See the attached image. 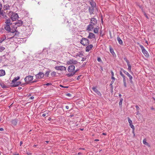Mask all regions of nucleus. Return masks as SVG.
Listing matches in <instances>:
<instances>
[{"label": "nucleus", "mask_w": 155, "mask_h": 155, "mask_svg": "<svg viewBox=\"0 0 155 155\" xmlns=\"http://www.w3.org/2000/svg\"><path fill=\"white\" fill-rule=\"evenodd\" d=\"M44 76V74L42 72H39L38 74L35 75L36 78L37 79H40L43 78Z\"/></svg>", "instance_id": "nucleus-9"}, {"label": "nucleus", "mask_w": 155, "mask_h": 155, "mask_svg": "<svg viewBox=\"0 0 155 155\" xmlns=\"http://www.w3.org/2000/svg\"><path fill=\"white\" fill-rule=\"evenodd\" d=\"M66 95L69 97H71V94L69 93L67 94Z\"/></svg>", "instance_id": "nucleus-50"}, {"label": "nucleus", "mask_w": 155, "mask_h": 155, "mask_svg": "<svg viewBox=\"0 0 155 155\" xmlns=\"http://www.w3.org/2000/svg\"><path fill=\"white\" fill-rule=\"evenodd\" d=\"M2 4L1 2H0V12H1V9L2 8Z\"/></svg>", "instance_id": "nucleus-44"}, {"label": "nucleus", "mask_w": 155, "mask_h": 155, "mask_svg": "<svg viewBox=\"0 0 155 155\" xmlns=\"http://www.w3.org/2000/svg\"><path fill=\"white\" fill-rule=\"evenodd\" d=\"M81 76V75H80L78 76L77 78V80H79L80 79V77Z\"/></svg>", "instance_id": "nucleus-55"}, {"label": "nucleus", "mask_w": 155, "mask_h": 155, "mask_svg": "<svg viewBox=\"0 0 155 155\" xmlns=\"http://www.w3.org/2000/svg\"><path fill=\"white\" fill-rule=\"evenodd\" d=\"M33 79V76L31 75H28L26 76L25 78V81L27 83L31 81Z\"/></svg>", "instance_id": "nucleus-5"}, {"label": "nucleus", "mask_w": 155, "mask_h": 155, "mask_svg": "<svg viewBox=\"0 0 155 155\" xmlns=\"http://www.w3.org/2000/svg\"><path fill=\"white\" fill-rule=\"evenodd\" d=\"M12 124L14 126L16 125L17 124L16 120L15 119L12 120Z\"/></svg>", "instance_id": "nucleus-28"}, {"label": "nucleus", "mask_w": 155, "mask_h": 155, "mask_svg": "<svg viewBox=\"0 0 155 155\" xmlns=\"http://www.w3.org/2000/svg\"><path fill=\"white\" fill-rule=\"evenodd\" d=\"M124 85L125 87H127V84L126 82H124Z\"/></svg>", "instance_id": "nucleus-51"}, {"label": "nucleus", "mask_w": 155, "mask_h": 155, "mask_svg": "<svg viewBox=\"0 0 155 155\" xmlns=\"http://www.w3.org/2000/svg\"><path fill=\"white\" fill-rule=\"evenodd\" d=\"M128 119V121L129 122V124H132V121L130 119V118L129 117H128L127 118Z\"/></svg>", "instance_id": "nucleus-38"}, {"label": "nucleus", "mask_w": 155, "mask_h": 155, "mask_svg": "<svg viewBox=\"0 0 155 155\" xmlns=\"http://www.w3.org/2000/svg\"><path fill=\"white\" fill-rule=\"evenodd\" d=\"M11 25L9 24H5L4 25V28L5 30L7 31L8 32H12V30L11 29L10 26Z\"/></svg>", "instance_id": "nucleus-6"}, {"label": "nucleus", "mask_w": 155, "mask_h": 155, "mask_svg": "<svg viewBox=\"0 0 155 155\" xmlns=\"http://www.w3.org/2000/svg\"><path fill=\"white\" fill-rule=\"evenodd\" d=\"M111 74L112 77H114V73L112 71H111Z\"/></svg>", "instance_id": "nucleus-54"}, {"label": "nucleus", "mask_w": 155, "mask_h": 155, "mask_svg": "<svg viewBox=\"0 0 155 155\" xmlns=\"http://www.w3.org/2000/svg\"><path fill=\"white\" fill-rule=\"evenodd\" d=\"M109 49L110 52L114 55V54H115V53L113 49L111 46L109 47Z\"/></svg>", "instance_id": "nucleus-30"}, {"label": "nucleus", "mask_w": 155, "mask_h": 155, "mask_svg": "<svg viewBox=\"0 0 155 155\" xmlns=\"http://www.w3.org/2000/svg\"><path fill=\"white\" fill-rule=\"evenodd\" d=\"M94 31L95 33H97L98 32V28H94Z\"/></svg>", "instance_id": "nucleus-37"}, {"label": "nucleus", "mask_w": 155, "mask_h": 155, "mask_svg": "<svg viewBox=\"0 0 155 155\" xmlns=\"http://www.w3.org/2000/svg\"><path fill=\"white\" fill-rule=\"evenodd\" d=\"M97 21L96 19L94 17L91 18L90 21V23L93 24L94 25H96L97 24Z\"/></svg>", "instance_id": "nucleus-12"}, {"label": "nucleus", "mask_w": 155, "mask_h": 155, "mask_svg": "<svg viewBox=\"0 0 155 155\" xmlns=\"http://www.w3.org/2000/svg\"><path fill=\"white\" fill-rule=\"evenodd\" d=\"M144 15H145V16L148 19V16H147V15L145 13H144Z\"/></svg>", "instance_id": "nucleus-56"}, {"label": "nucleus", "mask_w": 155, "mask_h": 155, "mask_svg": "<svg viewBox=\"0 0 155 155\" xmlns=\"http://www.w3.org/2000/svg\"><path fill=\"white\" fill-rule=\"evenodd\" d=\"M17 28V27H16V29L15 28L14 29H12V31L11 32L12 33H15V34L14 35V36L15 37H18L20 33L19 32L16 30Z\"/></svg>", "instance_id": "nucleus-7"}, {"label": "nucleus", "mask_w": 155, "mask_h": 155, "mask_svg": "<svg viewBox=\"0 0 155 155\" xmlns=\"http://www.w3.org/2000/svg\"><path fill=\"white\" fill-rule=\"evenodd\" d=\"M79 70V69H77L74 72H75V74Z\"/></svg>", "instance_id": "nucleus-63"}, {"label": "nucleus", "mask_w": 155, "mask_h": 155, "mask_svg": "<svg viewBox=\"0 0 155 155\" xmlns=\"http://www.w3.org/2000/svg\"><path fill=\"white\" fill-rule=\"evenodd\" d=\"M94 8L89 7V11L90 13V15H91L93 13L94 11Z\"/></svg>", "instance_id": "nucleus-22"}, {"label": "nucleus", "mask_w": 155, "mask_h": 155, "mask_svg": "<svg viewBox=\"0 0 155 155\" xmlns=\"http://www.w3.org/2000/svg\"><path fill=\"white\" fill-rule=\"evenodd\" d=\"M28 83H23V84H21V86L23 87L24 86V85H26V84H27Z\"/></svg>", "instance_id": "nucleus-47"}, {"label": "nucleus", "mask_w": 155, "mask_h": 155, "mask_svg": "<svg viewBox=\"0 0 155 155\" xmlns=\"http://www.w3.org/2000/svg\"><path fill=\"white\" fill-rule=\"evenodd\" d=\"M0 15H1L3 17H6V18H7V17L6 16L5 12H4L3 11L1 10Z\"/></svg>", "instance_id": "nucleus-26"}, {"label": "nucleus", "mask_w": 155, "mask_h": 155, "mask_svg": "<svg viewBox=\"0 0 155 155\" xmlns=\"http://www.w3.org/2000/svg\"><path fill=\"white\" fill-rule=\"evenodd\" d=\"M135 107H136V109H137V111H138V110H140V108H139V107L138 106H137V105H136V106H135Z\"/></svg>", "instance_id": "nucleus-43"}, {"label": "nucleus", "mask_w": 155, "mask_h": 155, "mask_svg": "<svg viewBox=\"0 0 155 155\" xmlns=\"http://www.w3.org/2000/svg\"><path fill=\"white\" fill-rule=\"evenodd\" d=\"M75 74V72H72L71 73H68L66 74L68 77H71L73 76Z\"/></svg>", "instance_id": "nucleus-31"}, {"label": "nucleus", "mask_w": 155, "mask_h": 155, "mask_svg": "<svg viewBox=\"0 0 155 155\" xmlns=\"http://www.w3.org/2000/svg\"><path fill=\"white\" fill-rule=\"evenodd\" d=\"M66 108L67 109H69V107L68 106H66Z\"/></svg>", "instance_id": "nucleus-62"}, {"label": "nucleus", "mask_w": 155, "mask_h": 155, "mask_svg": "<svg viewBox=\"0 0 155 155\" xmlns=\"http://www.w3.org/2000/svg\"><path fill=\"white\" fill-rule=\"evenodd\" d=\"M5 74V72L3 70H0V76L4 75Z\"/></svg>", "instance_id": "nucleus-27"}, {"label": "nucleus", "mask_w": 155, "mask_h": 155, "mask_svg": "<svg viewBox=\"0 0 155 155\" xmlns=\"http://www.w3.org/2000/svg\"><path fill=\"white\" fill-rule=\"evenodd\" d=\"M49 73H50L49 71H47L46 72L45 74H44V75H45L46 76L48 77V76L49 75Z\"/></svg>", "instance_id": "nucleus-39"}, {"label": "nucleus", "mask_w": 155, "mask_h": 155, "mask_svg": "<svg viewBox=\"0 0 155 155\" xmlns=\"http://www.w3.org/2000/svg\"><path fill=\"white\" fill-rule=\"evenodd\" d=\"M128 70L130 72H132L131 71V65H128Z\"/></svg>", "instance_id": "nucleus-33"}, {"label": "nucleus", "mask_w": 155, "mask_h": 155, "mask_svg": "<svg viewBox=\"0 0 155 155\" xmlns=\"http://www.w3.org/2000/svg\"><path fill=\"white\" fill-rule=\"evenodd\" d=\"M34 97L33 96H31V97L30 98L31 99H34Z\"/></svg>", "instance_id": "nucleus-60"}, {"label": "nucleus", "mask_w": 155, "mask_h": 155, "mask_svg": "<svg viewBox=\"0 0 155 155\" xmlns=\"http://www.w3.org/2000/svg\"><path fill=\"white\" fill-rule=\"evenodd\" d=\"M123 101V99L122 98H121L120 99V101L119 102V105L120 106H122V102Z\"/></svg>", "instance_id": "nucleus-36"}, {"label": "nucleus", "mask_w": 155, "mask_h": 155, "mask_svg": "<svg viewBox=\"0 0 155 155\" xmlns=\"http://www.w3.org/2000/svg\"><path fill=\"white\" fill-rule=\"evenodd\" d=\"M113 84H110V87L111 88V89H113V86L112 85Z\"/></svg>", "instance_id": "nucleus-53"}, {"label": "nucleus", "mask_w": 155, "mask_h": 155, "mask_svg": "<svg viewBox=\"0 0 155 155\" xmlns=\"http://www.w3.org/2000/svg\"><path fill=\"white\" fill-rule=\"evenodd\" d=\"M137 44L139 45L140 47L141 48V49L142 50V52L144 55L147 57H148L149 56V54L147 51L145 49L144 47L142 45L138 43H137Z\"/></svg>", "instance_id": "nucleus-2"}, {"label": "nucleus", "mask_w": 155, "mask_h": 155, "mask_svg": "<svg viewBox=\"0 0 155 155\" xmlns=\"http://www.w3.org/2000/svg\"><path fill=\"white\" fill-rule=\"evenodd\" d=\"M19 18L18 15L17 13H13L11 15V18L12 21H15L18 19Z\"/></svg>", "instance_id": "nucleus-4"}, {"label": "nucleus", "mask_w": 155, "mask_h": 155, "mask_svg": "<svg viewBox=\"0 0 155 155\" xmlns=\"http://www.w3.org/2000/svg\"><path fill=\"white\" fill-rule=\"evenodd\" d=\"M10 6L8 4H6V5H4L3 8L4 10H7L9 9Z\"/></svg>", "instance_id": "nucleus-24"}, {"label": "nucleus", "mask_w": 155, "mask_h": 155, "mask_svg": "<svg viewBox=\"0 0 155 155\" xmlns=\"http://www.w3.org/2000/svg\"><path fill=\"white\" fill-rule=\"evenodd\" d=\"M121 70L124 72V73L127 75L129 78V80L131 84H133L134 83L132 81L133 77L131 75L128 73V72L124 70L122 68L121 69Z\"/></svg>", "instance_id": "nucleus-3"}, {"label": "nucleus", "mask_w": 155, "mask_h": 155, "mask_svg": "<svg viewBox=\"0 0 155 155\" xmlns=\"http://www.w3.org/2000/svg\"><path fill=\"white\" fill-rule=\"evenodd\" d=\"M111 78L113 80L115 81V78L114 77H111Z\"/></svg>", "instance_id": "nucleus-57"}, {"label": "nucleus", "mask_w": 155, "mask_h": 155, "mask_svg": "<svg viewBox=\"0 0 155 155\" xmlns=\"http://www.w3.org/2000/svg\"><path fill=\"white\" fill-rule=\"evenodd\" d=\"M21 84V82L20 81L15 82L14 83V84H12V87H16L18 86L19 84Z\"/></svg>", "instance_id": "nucleus-18"}, {"label": "nucleus", "mask_w": 155, "mask_h": 155, "mask_svg": "<svg viewBox=\"0 0 155 155\" xmlns=\"http://www.w3.org/2000/svg\"><path fill=\"white\" fill-rule=\"evenodd\" d=\"M6 39L5 35H4V37L0 39V43H2L3 41Z\"/></svg>", "instance_id": "nucleus-29"}, {"label": "nucleus", "mask_w": 155, "mask_h": 155, "mask_svg": "<svg viewBox=\"0 0 155 155\" xmlns=\"http://www.w3.org/2000/svg\"><path fill=\"white\" fill-rule=\"evenodd\" d=\"M143 143L145 145H148V143L146 142V140L145 139H144L143 140Z\"/></svg>", "instance_id": "nucleus-35"}, {"label": "nucleus", "mask_w": 155, "mask_h": 155, "mask_svg": "<svg viewBox=\"0 0 155 155\" xmlns=\"http://www.w3.org/2000/svg\"><path fill=\"white\" fill-rule=\"evenodd\" d=\"M80 43L84 46H86L90 43L89 40L85 38H82L80 41Z\"/></svg>", "instance_id": "nucleus-1"}, {"label": "nucleus", "mask_w": 155, "mask_h": 155, "mask_svg": "<svg viewBox=\"0 0 155 155\" xmlns=\"http://www.w3.org/2000/svg\"><path fill=\"white\" fill-rule=\"evenodd\" d=\"M4 130V129L2 128H0V131H2Z\"/></svg>", "instance_id": "nucleus-59"}, {"label": "nucleus", "mask_w": 155, "mask_h": 155, "mask_svg": "<svg viewBox=\"0 0 155 155\" xmlns=\"http://www.w3.org/2000/svg\"><path fill=\"white\" fill-rule=\"evenodd\" d=\"M15 24L18 27L21 26L23 24V22L21 20H19L15 23Z\"/></svg>", "instance_id": "nucleus-14"}, {"label": "nucleus", "mask_w": 155, "mask_h": 155, "mask_svg": "<svg viewBox=\"0 0 155 155\" xmlns=\"http://www.w3.org/2000/svg\"><path fill=\"white\" fill-rule=\"evenodd\" d=\"M123 82H126V80L125 79V77L124 76V77H123Z\"/></svg>", "instance_id": "nucleus-52"}, {"label": "nucleus", "mask_w": 155, "mask_h": 155, "mask_svg": "<svg viewBox=\"0 0 155 155\" xmlns=\"http://www.w3.org/2000/svg\"><path fill=\"white\" fill-rule=\"evenodd\" d=\"M130 126L131 128H132L133 130V133H134V130L135 129V127L132 124H130Z\"/></svg>", "instance_id": "nucleus-32"}, {"label": "nucleus", "mask_w": 155, "mask_h": 155, "mask_svg": "<svg viewBox=\"0 0 155 155\" xmlns=\"http://www.w3.org/2000/svg\"><path fill=\"white\" fill-rule=\"evenodd\" d=\"M77 63V61L73 59L70 60L67 62L68 64H76Z\"/></svg>", "instance_id": "nucleus-11"}, {"label": "nucleus", "mask_w": 155, "mask_h": 155, "mask_svg": "<svg viewBox=\"0 0 155 155\" xmlns=\"http://www.w3.org/2000/svg\"><path fill=\"white\" fill-rule=\"evenodd\" d=\"M126 62L127 63V66L130 65V62L128 60Z\"/></svg>", "instance_id": "nucleus-49"}, {"label": "nucleus", "mask_w": 155, "mask_h": 155, "mask_svg": "<svg viewBox=\"0 0 155 155\" xmlns=\"http://www.w3.org/2000/svg\"><path fill=\"white\" fill-rule=\"evenodd\" d=\"M91 2H90V4L91 6L92 7L94 8L96 6V4L95 2L92 0H91Z\"/></svg>", "instance_id": "nucleus-19"}, {"label": "nucleus", "mask_w": 155, "mask_h": 155, "mask_svg": "<svg viewBox=\"0 0 155 155\" xmlns=\"http://www.w3.org/2000/svg\"><path fill=\"white\" fill-rule=\"evenodd\" d=\"M5 49V48L3 46L0 47V52H2Z\"/></svg>", "instance_id": "nucleus-40"}, {"label": "nucleus", "mask_w": 155, "mask_h": 155, "mask_svg": "<svg viewBox=\"0 0 155 155\" xmlns=\"http://www.w3.org/2000/svg\"><path fill=\"white\" fill-rule=\"evenodd\" d=\"M79 54H78L77 55H76L77 56H78L80 57H81L82 55H83V54H81L80 53H79Z\"/></svg>", "instance_id": "nucleus-45"}, {"label": "nucleus", "mask_w": 155, "mask_h": 155, "mask_svg": "<svg viewBox=\"0 0 155 155\" xmlns=\"http://www.w3.org/2000/svg\"><path fill=\"white\" fill-rule=\"evenodd\" d=\"M94 25L90 23L87 26V30L89 31H91L92 29L94 28Z\"/></svg>", "instance_id": "nucleus-13"}, {"label": "nucleus", "mask_w": 155, "mask_h": 155, "mask_svg": "<svg viewBox=\"0 0 155 155\" xmlns=\"http://www.w3.org/2000/svg\"><path fill=\"white\" fill-rule=\"evenodd\" d=\"M93 47V45H92L91 44L88 45H87V46L86 47V51L87 52H89L91 50L92 48Z\"/></svg>", "instance_id": "nucleus-15"}, {"label": "nucleus", "mask_w": 155, "mask_h": 155, "mask_svg": "<svg viewBox=\"0 0 155 155\" xmlns=\"http://www.w3.org/2000/svg\"><path fill=\"white\" fill-rule=\"evenodd\" d=\"M20 78V77L18 76L16 77H15L14 78V79L12 80V82L11 83V84H14V83H15L16 82L17 80H19Z\"/></svg>", "instance_id": "nucleus-20"}, {"label": "nucleus", "mask_w": 155, "mask_h": 155, "mask_svg": "<svg viewBox=\"0 0 155 155\" xmlns=\"http://www.w3.org/2000/svg\"><path fill=\"white\" fill-rule=\"evenodd\" d=\"M75 66L73 65L69 66L68 68V70L70 72H72L74 71Z\"/></svg>", "instance_id": "nucleus-10"}, {"label": "nucleus", "mask_w": 155, "mask_h": 155, "mask_svg": "<svg viewBox=\"0 0 155 155\" xmlns=\"http://www.w3.org/2000/svg\"><path fill=\"white\" fill-rule=\"evenodd\" d=\"M11 20L10 19L8 18V19H7L5 21V23L6 24H9L10 25H12V23H11Z\"/></svg>", "instance_id": "nucleus-25"}, {"label": "nucleus", "mask_w": 155, "mask_h": 155, "mask_svg": "<svg viewBox=\"0 0 155 155\" xmlns=\"http://www.w3.org/2000/svg\"><path fill=\"white\" fill-rule=\"evenodd\" d=\"M92 89L98 95L101 96V94L100 92L97 89L96 87H93L92 88Z\"/></svg>", "instance_id": "nucleus-17"}, {"label": "nucleus", "mask_w": 155, "mask_h": 155, "mask_svg": "<svg viewBox=\"0 0 155 155\" xmlns=\"http://www.w3.org/2000/svg\"><path fill=\"white\" fill-rule=\"evenodd\" d=\"M55 68L57 70L61 71H66V67L63 66H56Z\"/></svg>", "instance_id": "nucleus-8"}, {"label": "nucleus", "mask_w": 155, "mask_h": 155, "mask_svg": "<svg viewBox=\"0 0 155 155\" xmlns=\"http://www.w3.org/2000/svg\"><path fill=\"white\" fill-rule=\"evenodd\" d=\"M47 114H48L47 113L46 114V113H45L42 114V116L43 117H45Z\"/></svg>", "instance_id": "nucleus-46"}, {"label": "nucleus", "mask_w": 155, "mask_h": 155, "mask_svg": "<svg viewBox=\"0 0 155 155\" xmlns=\"http://www.w3.org/2000/svg\"><path fill=\"white\" fill-rule=\"evenodd\" d=\"M0 86L3 88L8 87L4 83L2 82H0Z\"/></svg>", "instance_id": "nucleus-23"}, {"label": "nucleus", "mask_w": 155, "mask_h": 155, "mask_svg": "<svg viewBox=\"0 0 155 155\" xmlns=\"http://www.w3.org/2000/svg\"><path fill=\"white\" fill-rule=\"evenodd\" d=\"M87 38L90 39L95 38V35L93 33L89 32V35L87 37Z\"/></svg>", "instance_id": "nucleus-16"}, {"label": "nucleus", "mask_w": 155, "mask_h": 155, "mask_svg": "<svg viewBox=\"0 0 155 155\" xmlns=\"http://www.w3.org/2000/svg\"><path fill=\"white\" fill-rule=\"evenodd\" d=\"M97 61L98 62H102V60H101V58H99V57L97 59Z\"/></svg>", "instance_id": "nucleus-42"}, {"label": "nucleus", "mask_w": 155, "mask_h": 155, "mask_svg": "<svg viewBox=\"0 0 155 155\" xmlns=\"http://www.w3.org/2000/svg\"><path fill=\"white\" fill-rule=\"evenodd\" d=\"M52 85V84L51 83H48L46 84H45L44 85H46L47 86H49V85Z\"/></svg>", "instance_id": "nucleus-48"}, {"label": "nucleus", "mask_w": 155, "mask_h": 155, "mask_svg": "<svg viewBox=\"0 0 155 155\" xmlns=\"http://www.w3.org/2000/svg\"><path fill=\"white\" fill-rule=\"evenodd\" d=\"M114 81H115L112 80L111 82V84H113L114 83Z\"/></svg>", "instance_id": "nucleus-64"}, {"label": "nucleus", "mask_w": 155, "mask_h": 155, "mask_svg": "<svg viewBox=\"0 0 155 155\" xmlns=\"http://www.w3.org/2000/svg\"><path fill=\"white\" fill-rule=\"evenodd\" d=\"M86 58H82V59L81 60V61H85L86 60Z\"/></svg>", "instance_id": "nucleus-58"}, {"label": "nucleus", "mask_w": 155, "mask_h": 155, "mask_svg": "<svg viewBox=\"0 0 155 155\" xmlns=\"http://www.w3.org/2000/svg\"><path fill=\"white\" fill-rule=\"evenodd\" d=\"M124 59L126 62L128 61L127 59L126 58H124Z\"/></svg>", "instance_id": "nucleus-61"}, {"label": "nucleus", "mask_w": 155, "mask_h": 155, "mask_svg": "<svg viewBox=\"0 0 155 155\" xmlns=\"http://www.w3.org/2000/svg\"><path fill=\"white\" fill-rule=\"evenodd\" d=\"M117 40L120 45H122L123 44V41L119 36L117 37Z\"/></svg>", "instance_id": "nucleus-21"}, {"label": "nucleus", "mask_w": 155, "mask_h": 155, "mask_svg": "<svg viewBox=\"0 0 155 155\" xmlns=\"http://www.w3.org/2000/svg\"><path fill=\"white\" fill-rule=\"evenodd\" d=\"M120 74L122 77L125 76V75L122 73V72L121 71H120Z\"/></svg>", "instance_id": "nucleus-41"}, {"label": "nucleus", "mask_w": 155, "mask_h": 155, "mask_svg": "<svg viewBox=\"0 0 155 155\" xmlns=\"http://www.w3.org/2000/svg\"><path fill=\"white\" fill-rule=\"evenodd\" d=\"M56 73L54 71L52 72L51 73V75L52 77H54L56 75Z\"/></svg>", "instance_id": "nucleus-34"}]
</instances>
